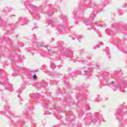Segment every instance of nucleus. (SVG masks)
Instances as JSON below:
<instances>
[{"mask_svg":"<svg viewBox=\"0 0 127 127\" xmlns=\"http://www.w3.org/2000/svg\"><path fill=\"white\" fill-rule=\"evenodd\" d=\"M49 103V101L47 100V99L43 100L42 103V107H44V108H46L48 106Z\"/></svg>","mask_w":127,"mask_h":127,"instance_id":"7ed1b4c3","label":"nucleus"},{"mask_svg":"<svg viewBox=\"0 0 127 127\" xmlns=\"http://www.w3.org/2000/svg\"><path fill=\"white\" fill-rule=\"evenodd\" d=\"M51 67L53 68L54 69L55 68V64L53 63L51 64Z\"/></svg>","mask_w":127,"mask_h":127,"instance_id":"4468645a","label":"nucleus"},{"mask_svg":"<svg viewBox=\"0 0 127 127\" xmlns=\"http://www.w3.org/2000/svg\"><path fill=\"white\" fill-rule=\"evenodd\" d=\"M30 4V2H29L28 0H27L25 2V5L26 6H27V5H29Z\"/></svg>","mask_w":127,"mask_h":127,"instance_id":"f8f14e48","label":"nucleus"},{"mask_svg":"<svg viewBox=\"0 0 127 127\" xmlns=\"http://www.w3.org/2000/svg\"><path fill=\"white\" fill-rule=\"evenodd\" d=\"M21 88L19 89L17 91L18 94L21 93V92L22 91V90H24V89H25V85H24V84H22L21 85Z\"/></svg>","mask_w":127,"mask_h":127,"instance_id":"39448f33","label":"nucleus"},{"mask_svg":"<svg viewBox=\"0 0 127 127\" xmlns=\"http://www.w3.org/2000/svg\"><path fill=\"white\" fill-rule=\"evenodd\" d=\"M64 43L63 42H61L59 43V46L58 47L60 49V51L61 52V54H63V55H64V56H72L73 55V52L71 50L66 49L65 50H64L63 49V47H62V44H63Z\"/></svg>","mask_w":127,"mask_h":127,"instance_id":"f03ea898","label":"nucleus"},{"mask_svg":"<svg viewBox=\"0 0 127 127\" xmlns=\"http://www.w3.org/2000/svg\"><path fill=\"white\" fill-rule=\"evenodd\" d=\"M42 46H42V45H40V47H42Z\"/></svg>","mask_w":127,"mask_h":127,"instance_id":"cd10ccee","label":"nucleus"},{"mask_svg":"<svg viewBox=\"0 0 127 127\" xmlns=\"http://www.w3.org/2000/svg\"><path fill=\"white\" fill-rule=\"evenodd\" d=\"M45 115H51V113L49 112H46L45 113Z\"/></svg>","mask_w":127,"mask_h":127,"instance_id":"6ab92c4d","label":"nucleus"},{"mask_svg":"<svg viewBox=\"0 0 127 127\" xmlns=\"http://www.w3.org/2000/svg\"><path fill=\"white\" fill-rule=\"evenodd\" d=\"M48 15L50 16V15H52V14H53V12H50V13H49Z\"/></svg>","mask_w":127,"mask_h":127,"instance_id":"412c9836","label":"nucleus"},{"mask_svg":"<svg viewBox=\"0 0 127 127\" xmlns=\"http://www.w3.org/2000/svg\"><path fill=\"white\" fill-rule=\"evenodd\" d=\"M47 85V83H46L45 81H42L41 86H42L43 88H44V87H45V86H46Z\"/></svg>","mask_w":127,"mask_h":127,"instance_id":"0eeeda50","label":"nucleus"},{"mask_svg":"<svg viewBox=\"0 0 127 127\" xmlns=\"http://www.w3.org/2000/svg\"><path fill=\"white\" fill-rule=\"evenodd\" d=\"M34 10H36L37 8L35 6H34V7L32 8Z\"/></svg>","mask_w":127,"mask_h":127,"instance_id":"b1692460","label":"nucleus"},{"mask_svg":"<svg viewBox=\"0 0 127 127\" xmlns=\"http://www.w3.org/2000/svg\"><path fill=\"white\" fill-rule=\"evenodd\" d=\"M39 94H38V93H36V94L32 93L30 94V98H31V99H34V98H39Z\"/></svg>","mask_w":127,"mask_h":127,"instance_id":"20e7f679","label":"nucleus"},{"mask_svg":"<svg viewBox=\"0 0 127 127\" xmlns=\"http://www.w3.org/2000/svg\"><path fill=\"white\" fill-rule=\"evenodd\" d=\"M84 72H85V73H86L87 70L85 69V70H84Z\"/></svg>","mask_w":127,"mask_h":127,"instance_id":"a878e982","label":"nucleus"},{"mask_svg":"<svg viewBox=\"0 0 127 127\" xmlns=\"http://www.w3.org/2000/svg\"><path fill=\"white\" fill-rule=\"evenodd\" d=\"M33 16H34V17L35 18H36V19H39V18H40V17L39 16V14H36L35 15H33Z\"/></svg>","mask_w":127,"mask_h":127,"instance_id":"6e6552de","label":"nucleus"},{"mask_svg":"<svg viewBox=\"0 0 127 127\" xmlns=\"http://www.w3.org/2000/svg\"><path fill=\"white\" fill-rule=\"evenodd\" d=\"M61 18H62L63 20H64V19H65V20L67 19L66 18V16H65V15H62Z\"/></svg>","mask_w":127,"mask_h":127,"instance_id":"dca6fc26","label":"nucleus"},{"mask_svg":"<svg viewBox=\"0 0 127 127\" xmlns=\"http://www.w3.org/2000/svg\"><path fill=\"white\" fill-rule=\"evenodd\" d=\"M19 45L21 47H22V46H23L24 45L23 44V43H20Z\"/></svg>","mask_w":127,"mask_h":127,"instance_id":"5701e85b","label":"nucleus"},{"mask_svg":"<svg viewBox=\"0 0 127 127\" xmlns=\"http://www.w3.org/2000/svg\"><path fill=\"white\" fill-rule=\"evenodd\" d=\"M28 20V19L27 18H26L25 19H23L21 22H23V24H27V21Z\"/></svg>","mask_w":127,"mask_h":127,"instance_id":"423d86ee","label":"nucleus"},{"mask_svg":"<svg viewBox=\"0 0 127 127\" xmlns=\"http://www.w3.org/2000/svg\"><path fill=\"white\" fill-rule=\"evenodd\" d=\"M60 27H62V26L60 25L59 27H58V30H59V32H61L62 29H61Z\"/></svg>","mask_w":127,"mask_h":127,"instance_id":"2eb2a0df","label":"nucleus"},{"mask_svg":"<svg viewBox=\"0 0 127 127\" xmlns=\"http://www.w3.org/2000/svg\"><path fill=\"white\" fill-rule=\"evenodd\" d=\"M47 23L48 25L51 24L53 26V22L52 20L47 21Z\"/></svg>","mask_w":127,"mask_h":127,"instance_id":"9d476101","label":"nucleus"},{"mask_svg":"<svg viewBox=\"0 0 127 127\" xmlns=\"http://www.w3.org/2000/svg\"><path fill=\"white\" fill-rule=\"evenodd\" d=\"M51 85H56V83L54 81L51 82Z\"/></svg>","mask_w":127,"mask_h":127,"instance_id":"a211bd4d","label":"nucleus"},{"mask_svg":"<svg viewBox=\"0 0 127 127\" xmlns=\"http://www.w3.org/2000/svg\"><path fill=\"white\" fill-rule=\"evenodd\" d=\"M33 80H37V76H36V74H34L33 76Z\"/></svg>","mask_w":127,"mask_h":127,"instance_id":"ddd939ff","label":"nucleus"},{"mask_svg":"<svg viewBox=\"0 0 127 127\" xmlns=\"http://www.w3.org/2000/svg\"><path fill=\"white\" fill-rule=\"evenodd\" d=\"M19 124H20L21 125H22V126H23V125H24V122L22 121H19Z\"/></svg>","mask_w":127,"mask_h":127,"instance_id":"f3484780","label":"nucleus"},{"mask_svg":"<svg viewBox=\"0 0 127 127\" xmlns=\"http://www.w3.org/2000/svg\"><path fill=\"white\" fill-rule=\"evenodd\" d=\"M55 109H56V110H57V111H58V112H60V110H59V109H58V108H55Z\"/></svg>","mask_w":127,"mask_h":127,"instance_id":"393cba45","label":"nucleus"},{"mask_svg":"<svg viewBox=\"0 0 127 127\" xmlns=\"http://www.w3.org/2000/svg\"><path fill=\"white\" fill-rule=\"evenodd\" d=\"M44 47H45V48H47L48 51L49 52V54H50V53L51 52V50L49 49V46H44Z\"/></svg>","mask_w":127,"mask_h":127,"instance_id":"9b49d317","label":"nucleus"},{"mask_svg":"<svg viewBox=\"0 0 127 127\" xmlns=\"http://www.w3.org/2000/svg\"><path fill=\"white\" fill-rule=\"evenodd\" d=\"M2 69H0V85L5 86V89L9 91H12V86L8 83L7 77L5 75L1 76Z\"/></svg>","mask_w":127,"mask_h":127,"instance_id":"f257e3e1","label":"nucleus"},{"mask_svg":"<svg viewBox=\"0 0 127 127\" xmlns=\"http://www.w3.org/2000/svg\"><path fill=\"white\" fill-rule=\"evenodd\" d=\"M24 71H26V68H24Z\"/></svg>","mask_w":127,"mask_h":127,"instance_id":"bb28decb","label":"nucleus"},{"mask_svg":"<svg viewBox=\"0 0 127 127\" xmlns=\"http://www.w3.org/2000/svg\"><path fill=\"white\" fill-rule=\"evenodd\" d=\"M12 75L14 77H15V76H19V73H17V71H15L12 73Z\"/></svg>","mask_w":127,"mask_h":127,"instance_id":"1a4fd4ad","label":"nucleus"},{"mask_svg":"<svg viewBox=\"0 0 127 127\" xmlns=\"http://www.w3.org/2000/svg\"><path fill=\"white\" fill-rule=\"evenodd\" d=\"M18 98H19V95H18Z\"/></svg>","mask_w":127,"mask_h":127,"instance_id":"c85d7f7f","label":"nucleus"},{"mask_svg":"<svg viewBox=\"0 0 127 127\" xmlns=\"http://www.w3.org/2000/svg\"><path fill=\"white\" fill-rule=\"evenodd\" d=\"M43 56L44 57H49V55L44 54Z\"/></svg>","mask_w":127,"mask_h":127,"instance_id":"4be33fe9","label":"nucleus"},{"mask_svg":"<svg viewBox=\"0 0 127 127\" xmlns=\"http://www.w3.org/2000/svg\"><path fill=\"white\" fill-rule=\"evenodd\" d=\"M13 69H17V68H18V67L16 65H13Z\"/></svg>","mask_w":127,"mask_h":127,"instance_id":"aec40b11","label":"nucleus"}]
</instances>
